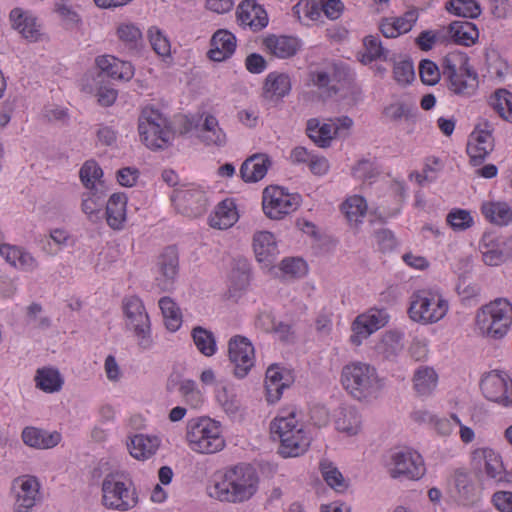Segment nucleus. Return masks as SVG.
I'll return each instance as SVG.
<instances>
[{"mask_svg": "<svg viewBox=\"0 0 512 512\" xmlns=\"http://www.w3.org/2000/svg\"><path fill=\"white\" fill-rule=\"evenodd\" d=\"M79 176L82 184L87 189L99 188L96 181L103 176L101 167L95 161H87L80 169Z\"/></svg>", "mask_w": 512, "mask_h": 512, "instance_id": "nucleus-51", "label": "nucleus"}, {"mask_svg": "<svg viewBox=\"0 0 512 512\" xmlns=\"http://www.w3.org/2000/svg\"><path fill=\"white\" fill-rule=\"evenodd\" d=\"M9 17L12 27L27 41L32 43L48 41L47 33L32 12L16 7L11 10Z\"/></svg>", "mask_w": 512, "mask_h": 512, "instance_id": "nucleus-16", "label": "nucleus"}, {"mask_svg": "<svg viewBox=\"0 0 512 512\" xmlns=\"http://www.w3.org/2000/svg\"><path fill=\"white\" fill-rule=\"evenodd\" d=\"M138 131L141 141L152 150L168 147L174 136L167 119L151 107L142 110L138 120Z\"/></svg>", "mask_w": 512, "mask_h": 512, "instance_id": "nucleus-8", "label": "nucleus"}, {"mask_svg": "<svg viewBox=\"0 0 512 512\" xmlns=\"http://www.w3.org/2000/svg\"><path fill=\"white\" fill-rule=\"evenodd\" d=\"M159 307L161 309L166 328L171 332L177 331L182 324V315L179 307L169 297H162L159 300Z\"/></svg>", "mask_w": 512, "mask_h": 512, "instance_id": "nucleus-43", "label": "nucleus"}, {"mask_svg": "<svg viewBox=\"0 0 512 512\" xmlns=\"http://www.w3.org/2000/svg\"><path fill=\"white\" fill-rule=\"evenodd\" d=\"M475 324L483 336L501 339L512 325V304L506 298L481 306L475 316Z\"/></svg>", "mask_w": 512, "mask_h": 512, "instance_id": "nucleus-5", "label": "nucleus"}, {"mask_svg": "<svg viewBox=\"0 0 512 512\" xmlns=\"http://www.w3.org/2000/svg\"><path fill=\"white\" fill-rule=\"evenodd\" d=\"M306 130L309 138L322 148L329 147L332 139L336 136L330 121L321 124L316 118L308 120Z\"/></svg>", "mask_w": 512, "mask_h": 512, "instance_id": "nucleus-38", "label": "nucleus"}, {"mask_svg": "<svg viewBox=\"0 0 512 512\" xmlns=\"http://www.w3.org/2000/svg\"><path fill=\"white\" fill-rule=\"evenodd\" d=\"M179 273V255L176 247H165L156 262L155 285L161 291L173 289Z\"/></svg>", "mask_w": 512, "mask_h": 512, "instance_id": "nucleus-15", "label": "nucleus"}, {"mask_svg": "<svg viewBox=\"0 0 512 512\" xmlns=\"http://www.w3.org/2000/svg\"><path fill=\"white\" fill-rule=\"evenodd\" d=\"M21 436L27 446L35 449H50L57 446L61 441L59 432H48L36 427L24 428Z\"/></svg>", "mask_w": 512, "mask_h": 512, "instance_id": "nucleus-24", "label": "nucleus"}, {"mask_svg": "<svg viewBox=\"0 0 512 512\" xmlns=\"http://www.w3.org/2000/svg\"><path fill=\"white\" fill-rule=\"evenodd\" d=\"M283 375L279 367L271 365L266 371L265 386L267 391V399L270 402L279 400L282 390L287 386L282 382Z\"/></svg>", "mask_w": 512, "mask_h": 512, "instance_id": "nucleus-44", "label": "nucleus"}, {"mask_svg": "<svg viewBox=\"0 0 512 512\" xmlns=\"http://www.w3.org/2000/svg\"><path fill=\"white\" fill-rule=\"evenodd\" d=\"M413 388L420 396L430 395L437 386L438 375L434 368L429 366H420L414 372Z\"/></svg>", "mask_w": 512, "mask_h": 512, "instance_id": "nucleus-34", "label": "nucleus"}, {"mask_svg": "<svg viewBox=\"0 0 512 512\" xmlns=\"http://www.w3.org/2000/svg\"><path fill=\"white\" fill-rule=\"evenodd\" d=\"M410 318L422 324L440 321L448 312V302L435 290H420L412 295Z\"/></svg>", "mask_w": 512, "mask_h": 512, "instance_id": "nucleus-9", "label": "nucleus"}, {"mask_svg": "<svg viewBox=\"0 0 512 512\" xmlns=\"http://www.w3.org/2000/svg\"><path fill=\"white\" fill-rule=\"evenodd\" d=\"M217 400L228 415L234 416L238 413L240 401L235 394L231 393L226 388L218 392Z\"/></svg>", "mask_w": 512, "mask_h": 512, "instance_id": "nucleus-58", "label": "nucleus"}, {"mask_svg": "<svg viewBox=\"0 0 512 512\" xmlns=\"http://www.w3.org/2000/svg\"><path fill=\"white\" fill-rule=\"evenodd\" d=\"M472 465L475 470L485 471L487 477L496 484H501L500 475L503 462L499 454L490 448H478L472 453Z\"/></svg>", "mask_w": 512, "mask_h": 512, "instance_id": "nucleus-20", "label": "nucleus"}, {"mask_svg": "<svg viewBox=\"0 0 512 512\" xmlns=\"http://www.w3.org/2000/svg\"><path fill=\"white\" fill-rule=\"evenodd\" d=\"M186 440L191 450L201 454H214L225 447L219 422L209 417H197L188 421Z\"/></svg>", "mask_w": 512, "mask_h": 512, "instance_id": "nucleus-6", "label": "nucleus"}, {"mask_svg": "<svg viewBox=\"0 0 512 512\" xmlns=\"http://www.w3.org/2000/svg\"><path fill=\"white\" fill-rule=\"evenodd\" d=\"M40 483L35 476H19L12 482L14 512H33L40 501Z\"/></svg>", "mask_w": 512, "mask_h": 512, "instance_id": "nucleus-13", "label": "nucleus"}, {"mask_svg": "<svg viewBox=\"0 0 512 512\" xmlns=\"http://www.w3.org/2000/svg\"><path fill=\"white\" fill-rule=\"evenodd\" d=\"M270 431L273 439L280 442L278 452L285 458L298 457L310 446L311 437L294 409L282 411L270 423Z\"/></svg>", "mask_w": 512, "mask_h": 512, "instance_id": "nucleus-2", "label": "nucleus"}, {"mask_svg": "<svg viewBox=\"0 0 512 512\" xmlns=\"http://www.w3.org/2000/svg\"><path fill=\"white\" fill-rule=\"evenodd\" d=\"M253 249L256 259L266 266L273 263L278 253L274 235L268 231L255 233L253 237Z\"/></svg>", "mask_w": 512, "mask_h": 512, "instance_id": "nucleus-26", "label": "nucleus"}, {"mask_svg": "<svg viewBox=\"0 0 512 512\" xmlns=\"http://www.w3.org/2000/svg\"><path fill=\"white\" fill-rule=\"evenodd\" d=\"M447 222L454 230H465L472 226L473 218L468 211L458 209L447 215Z\"/></svg>", "mask_w": 512, "mask_h": 512, "instance_id": "nucleus-57", "label": "nucleus"}, {"mask_svg": "<svg viewBox=\"0 0 512 512\" xmlns=\"http://www.w3.org/2000/svg\"><path fill=\"white\" fill-rule=\"evenodd\" d=\"M442 75L448 90L461 98L474 96L479 87L477 72L470 66L465 53L452 52L442 59Z\"/></svg>", "mask_w": 512, "mask_h": 512, "instance_id": "nucleus-4", "label": "nucleus"}, {"mask_svg": "<svg viewBox=\"0 0 512 512\" xmlns=\"http://www.w3.org/2000/svg\"><path fill=\"white\" fill-rule=\"evenodd\" d=\"M258 477L248 464H238L215 474L208 494L221 502L243 503L257 491Z\"/></svg>", "mask_w": 512, "mask_h": 512, "instance_id": "nucleus-1", "label": "nucleus"}, {"mask_svg": "<svg viewBox=\"0 0 512 512\" xmlns=\"http://www.w3.org/2000/svg\"><path fill=\"white\" fill-rule=\"evenodd\" d=\"M479 250L483 262L488 266L502 264L508 254L506 252V241L491 233H485L480 241Z\"/></svg>", "mask_w": 512, "mask_h": 512, "instance_id": "nucleus-21", "label": "nucleus"}, {"mask_svg": "<svg viewBox=\"0 0 512 512\" xmlns=\"http://www.w3.org/2000/svg\"><path fill=\"white\" fill-rule=\"evenodd\" d=\"M425 471L423 458L417 451L403 448L392 453L389 468L392 478L419 480L424 476Z\"/></svg>", "mask_w": 512, "mask_h": 512, "instance_id": "nucleus-12", "label": "nucleus"}, {"mask_svg": "<svg viewBox=\"0 0 512 512\" xmlns=\"http://www.w3.org/2000/svg\"><path fill=\"white\" fill-rule=\"evenodd\" d=\"M300 196L286 191L280 186H268L263 191L262 207L265 215L279 220L294 212L300 206Z\"/></svg>", "mask_w": 512, "mask_h": 512, "instance_id": "nucleus-11", "label": "nucleus"}, {"mask_svg": "<svg viewBox=\"0 0 512 512\" xmlns=\"http://www.w3.org/2000/svg\"><path fill=\"white\" fill-rule=\"evenodd\" d=\"M341 383L354 399L366 402L378 398L384 388V380L377 369L361 361L351 362L342 368Z\"/></svg>", "mask_w": 512, "mask_h": 512, "instance_id": "nucleus-3", "label": "nucleus"}, {"mask_svg": "<svg viewBox=\"0 0 512 512\" xmlns=\"http://www.w3.org/2000/svg\"><path fill=\"white\" fill-rule=\"evenodd\" d=\"M493 149L494 137H485L481 134L471 133L467 144V153L473 166L481 165Z\"/></svg>", "mask_w": 512, "mask_h": 512, "instance_id": "nucleus-29", "label": "nucleus"}, {"mask_svg": "<svg viewBox=\"0 0 512 512\" xmlns=\"http://www.w3.org/2000/svg\"><path fill=\"white\" fill-rule=\"evenodd\" d=\"M117 36L130 49L137 47L142 39L141 30L132 23H122L117 28Z\"/></svg>", "mask_w": 512, "mask_h": 512, "instance_id": "nucleus-53", "label": "nucleus"}, {"mask_svg": "<svg viewBox=\"0 0 512 512\" xmlns=\"http://www.w3.org/2000/svg\"><path fill=\"white\" fill-rule=\"evenodd\" d=\"M341 209L350 223L357 224L366 214L367 203L362 196L354 195L342 204Z\"/></svg>", "mask_w": 512, "mask_h": 512, "instance_id": "nucleus-47", "label": "nucleus"}, {"mask_svg": "<svg viewBox=\"0 0 512 512\" xmlns=\"http://www.w3.org/2000/svg\"><path fill=\"white\" fill-rule=\"evenodd\" d=\"M335 425L339 432L354 436L362 429V417L355 407H342L335 420Z\"/></svg>", "mask_w": 512, "mask_h": 512, "instance_id": "nucleus-31", "label": "nucleus"}, {"mask_svg": "<svg viewBox=\"0 0 512 512\" xmlns=\"http://www.w3.org/2000/svg\"><path fill=\"white\" fill-rule=\"evenodd\" d=\"M492 108L507 122L512 123V93L506 89H498L490 97Z\"/></svg>", "mask_w": 512, "mask_h": 512, "instance_id": "nucleus-45", "label": "nucleus"}, {"mask_svg": "<svg viewBox=\"0 0 512 512\" xmlns=\"http://www.w3.org/2000/svg\"><path fill=\"white\" fill-rule=\"evenodd\" d=\"M321 5V0H301L293 7V11L300 20L304 17L307 20L316 21L322 15Z\"/></svg>", "mask_w": 512, "mask_h": 512, "instance_id": "nucleus-49", "label": "nucleus"}, {"mask_svg": "<svg viewBox=\"0 0 512 512\" xmlns=\"http://www.w3.org/2000/svg\"><path fill=\"white\" fill-rule=\"evenodd\" d=\"M446 10L454 15L475 19L481 14V7L475 0H450L446 3Z\"/></svg>", "mask_w": 512, "mask_h": 512, "instance_id": "nucleus-46", "label": "nucleus"}, {"mask_svg": "<svg viewBox=\"0 0 512 512\" xmlns=\"http://www.w3.org/2000/svg\"><path fill=\"white\" fill-rule=\"evenodd\" d=\"M481 211L487 220L497 225H507L512 221V209L505 202H485Z\"/></svg>", "mask_w": 512, "mask_h": 512, "instance_id": "nucleus-42", "label": "nucleus"}, {"mask_svg": "<svg viewBox=\"0 0 512 512\" xmlns=\"http://www.w3.org/2000/svg\"><path fill=\"white\" fill-rule=\"evenodd\" d=\"M265 50L278 58H289L296 54L299 43L296 38L270 35L263 40Z\"/></svg>", "mask_w": 512, "mask_h": 512, "instance_id": "nucleus-28", "label": "nucleus"}, {"mask_svg": "<svg viewBox=\"0 0 512 512\" xmlns=\"http://www.w3.org/2000/svg\"><path fill=\"white\" fill-rule=\"evenodd\" d=\"M134 75V69L130 62L121 61L116 58L114 62V70L111 72V77L115 79L130 80Z\"/></svg>", "mask_w": 512, "mask_h": 512, "instance_id": "nucleus-62", "label": "nucleus"}, {"mask_svg": "<svg viewBox=\"0 0 512 512\" xmlns=\"http://www.w3.org/2000/svg\"><path fill=\"white\" fill-rule=\"evenodd\" d=\"M291 89L290 78L286 74L271 73L264 84V96L267 99L283 98Z\"/></svg>", "mask_w": 512, "mask_h": 512, "instance_id": "nucleus-41", "label": "nucleus"}, {"mask_svg": "<svg viewBox=\"0 0 512 512\" xmlns=\"http://www.w3.org/2000/svg\"><path fill=\"white\" fill-rule=\"evenodd\" d=\"M127 197L124 193H114L106 204V220L110 228L121 230L126 222Z\"/></svg>", "mask_w": 512, "mask_h": 512, "instance_id": "nucleus-27", "label": "nucleus"}, {"mask_svg": "<svg viewBox=\"0 0 512 512\" xmlns=\"http://www.w3.org/2000/svg\"><path fill=\"white\" fill-rule=\"evenodd\" d=\"M200 138L206 145L223 147L227 143V135L219 126L217 118L207 114L201 127Z\"/></svg>", "mask_w": 512, "mask_h": 512, "instance_id": "nucleus-33", "label": "nucleus"}, {"mask_svg": "<svg viewBox=\"0 0 512 512\" xmlns=\"http://www.w3.org/2000/svg\"><path fill=\"white\" fill-rule=\"evenodd\" d=\"M229 359L234 364V374L245 377L254 366V347L250 340L244 336L236 335L228 343Z\"/></svg>", "mask_w": 512, "mask_h": 512, "instance_id": "nucleus-17", "label": "nucleus"}, {"mask_svg": "<svg viewBox=\"0 0 512 512\" xmlns=\"http://www.w3.org/2000/svg\"><path fill=\"white\" fill-rule=\"evenodd\" d=\"M104 199L105 195L100 188L88 189L82 194L81 209L91 222L96 223L100 219Z\"/></svg>", "mask_w": 512, "mask_h": 512, "instance_id": "nucleus-39", "label": "nucleus"}, {"mask_svg": "<svg viewBox=\"0 0 512 512\" xmlns=\"http://www.w3.org/2000/svg\"><path fill=\"white\" fill-rule=\"evenodd\" d=\"M492 502L500 512H512V492H495L492 496Z\"/></svg>", "mask_w": 512, "mask_h": 512, "instance_id": "nucleus-64", "label": "nucleus"}, {"mask_svg": "<svg viewBox=\"0 0 512 512\" xmlns=\"http://www.w3.org/2000/svg\"><path fill=\"white\" fill-rule=\"evenodd\" d=\"M271 164V159L267 154H254L242 163L241 177L245 182H258L264 178Z\"/></svg>", "mask_w": 512, "mask_h": 512, "instance_id": "nucleus-25", "label": "nucleus"}, {"mask_svg": "<svg viewBox=\"0 0 512 512\" xmlns=\"http://www.w3.org/2000/svg\"><path fill=\"white\" fill-rule=\"evenodd\" d=\"M36 387L46 393L58 392L64 383L59 371L50 367L39 368L35 375Z\"/></svg>", "mask_w": 512, "mask_h": 512, "instance_id": "nucleus-40", "label": "nucleus"}, {"mask_svg": "<svg viewBox=\"0 0 512 512\" xmlns=\"http://www.w3.org/2000/svg\"><path fill=\"white\" fill-rule=\"evenodd\" d=\"M455 487L457 489L459 501L464 505L476 502L479 498L477 487L468 472L458 470L454 476Z\"/></svg>", "mask_w": 512, "mask_h": 512, "instance_id": "nucleus-35", "label": "nucleus"}, {"mask_svg": "<svg viewBox=\"0 0 512 512\" xmlns=\"http://www.w3.org/2000/svg\"><path fill=\"white\" fill-rule=\"evenodd\" d=\"M122 309L126 327L134 332L138 346L144 350L149 349L153 340L150 319L142 300L135 295L127 296L122 300Z\"/></svg>", "mask_w": 512, "mask_h": 512, "instance_id": "nucleus-10", "label": "nucleus"}, {"mask_svg": "<svg viewBox=\"0 0 512 512\" xmlns=\"http://www.w3.org/2000/svg\"><path fill=\"white\" fill-rule=\"evenodd\" d=\"M480 387L488 400L505 407L512 405V380L507 373L490 371L482 378Z\"/></svg>", "mask_w": 512, "mask_h": 512, "instance_id": "nucleus-14", "label": "nucleus"}, {"mask_svg": "<svg viewBox=\"0 0 512 512\" xmlns=\"http://www.w3.org/2000/svg\"><path fill=\"white\" fill-rule=\"evenodd\" d=\"M449 34L455 44L470 46L479 36L475 24L469 21H454L449 25Z\"/></svg>", "mask_w": 512, "mask_h": 512, "instance_id": "nucleus-36", "label": "nucleus"}, {"mask_svg": "<svg viewBox=\"0 0 512 512\" xmlns=\"http://www.w3.org/2000/svg\"><path fill=\"white\" fill-rule=\"evenodd\" d=\"M102 502L108 509L125 512L138 504V494L131 479L122 472L107 474L102 482Z\"/></svg>", "mask_w": 512, "mask_h": 512, "instance_id": "nucleus-7", "label": "nucleus"}, {"mask_svg": "<svg viewBox=\"0 0 512 512\" xmlns=\"http://www.w3.org/2000/svg\"><path fill=\"white\" fill-rule=\"evenodd\" d=\"M322 13L331 20L338 19L344 10V5L341 0H321Z\"/></svg>", "mask_w": 512, "mask_h": 512, "instance_id": "nucleus-63", "label": "nucleus"}, {"mask_svg": "<svg viewBox=\"0 0 512 512\" xmlns=\"http://www.w3.org/2000/svg\"><path fill=\"white\" fill-rule=\"evenodd\" d=\"M236 38L227 30L216 31L211 38V48L207 55L210 60L221 62L229 58L235 51Z\"/></svg>", "mask_w": 512, "mask_h": 512, "instance_id": "nucleus-23", "label": "nucleus"}, {"mask_svg": "<svg viewBox=\"0 0 512 512\" xmlns=\"http://www.w3.org/2000/svg\"><path fill=\"white\" fill-rule=\"evenodd\" d=\"M237 19L241 25L249 26L253 31L263 29L268 23L266 11L255 0H244L240 3Z\"/></svg>", "mask_w": 512, "mask_h": 512, "instance_id": "nucleus-22", "label": "nucleus"}, {"mask_svg": "<svg viewBox=\"0 0 512 512\" xmlns=\"http://www.w3.org/2000/svg\"><path fill=\"white\" fill-rule=\"evenodd\" d=\"M192 338L197 349L205 356H212L216 352V340L211 331L200 326L193 328Z\"/></svg>", "mask_w": 512, "mask_h": 512, "instance_id": "nucleus-48", "label": "nucleus"}, {"mask_svg": "<svg viewBox=\"0 0 512 512\" xmlns=\"http://www.w3.org/2000/svg\"><path fill=\"white\" fill-rule=\"evenodd\" d=\"M419 74L424 84L432 86L439 82L442 72L433 61L424 59L419 65Z\"/></svg>", "mask_w": 512, "mask_h": 512, "instance_id": "nucleus-56", "label": "nucleus"}, {"mask_svg": "<svg viewBox=\"0 0 512 512\" xmlns=\"http://www.w3.org/2000/svg\"><path fill=\"white\" fill-rule=\"evenodd\" d=\"M364 47L366 53L364 54V58L369 62L382 59L384 61H388L390 58L388 57L389 51L382 46L381 41L375 36H367L364 39Z\"/></svg>", "mask_w": 512, "mask_h": 512, "instance_id": "nucleus-54", "label": "nucleus"}, {"mask_svg": "<svg viewBox=\"0 0 512 512\" xmlns=\"http://www.w3.org/2000/svg\"><path fill=\"white\" fill-rule=\"evenodd\" d=\"M393 62V76L400 85L411 83L415 77L413 63L410 60H397L395 57L389 59Z\"/></svg>", "mask_w": 512, "mask_h": 512, "instance_id": "nucleus-50", "label": "nucleus"}, {"mask_svg": "<svg viewBox=\"0 0 512 512\" xmlns=\"http://www.w3.org/2000/svg\"><path fill=\"white\" fill-rule=\"evenodd\" d=\"M238 218L235 203L226 199L216 206L214 213L209 217V225L212 228L225 230L232 227Z\"/></svg>", "mask_w": 512, "mask_h": 512, "instance_id": "nucleus-30", "label": "nucleus"}, {"mask_svg": "<svg viewBox=\"0 0 512 512\" xmlns=\"http://www.w3.org/2000/svg\"><path fill=\"white\" fill-rule=\"evenodd\" d=\"M321 472L326 483L336 491H343L347 485L341 472L332 464L322 462L320 464Z\"/></svg>", "mask_w": 512, "mask_h": 512, "instance_id": "nucleus-55", "label": "nucleus"}, {"mask_svg": "<svg viewBox=\"0 0 512 512\" xmlns=\"http://www.w3.org/2000/svg\"><path fill=\"white\" fill-rule=\"evenodd\" d=\"M160 446L157 436L137 434L131 439L129 451L131 456L138 460H145L153 456Z\"/></svg>", "mask_w": 512, "mask_h": 512, "instance_id": "nucleus-32", "label": "nucleus"}, {"mask_svg": "<svg viewBox=\"0 0 512 512\" xmlns=\"http://www.w3.org/2000/svg\"><path fill=\"white\" fill-rule=\"evenodd\" d=\"M387 321L388 314L384 310L370 309L366 313L358 315L352 323L351 343L359 346L364 339L384 327Z\"/></svg>", "mask_w": 512, "mask_h": 512, "instance_id": "nucleus-18", "label": "nucleus"}, {"mask_svg": "<svg viewBox=\"0 0 512 512\" xmlns=\"http://www.w3.org/2000/svg\"><path fill=\"white\" fill-rule=\"evenodd\" d=\"M229 279L235 289H244L249 282V273L246 264H243L241 267L232 269Z\"/></svg>", "mask_w": 512, "mask_h": 512, "instance_id": "nucleus-60", "label": "nucleus"}, {"mask_svg": "<svg viewBox=\"0 0 512 512\" xmlns=\"http://www.w3.org/2000/svg\"><path fill=\"white\" fill-rule=\"evenodd\" d=\"M148 38L153 50L162 57L169 56L171 53L170 41L166 35L157 27L151 26L148 29Z\"/></svg>", "mask_w": 512, "mask_h": 512, "instance_id": "nucleus-52", "label": "nucleus"}, {"mask_svg": "<svg viewBox=\"0 0 512 512\" xmlns=\"http://www.w3.org/2000/svg\"><path fill=\"white\" fill-rule=\"evenodd\" d=\"M173 199L177 202L178 206L183 207L184 213L188 216H199L206 209V193L204 190L194 185L175 190Z\"/></svg>", "mask_w": 512, "mask_h": 512, "instance_id": "nucleus-19", "label": "nucleus"}, {"mask_svg": "<svg viewBox=\"0 0 512 512\" xmlns=\"http://www.w3.org/2000/svg\"><path fill=\"white\" fill-rule=\"evenodd\" d=\"M411 107L407 104L397 102L390 104L384 109V114L392 121H399L402 118L408 119L411 116Z\"/></svg>", "mask_w": 512, "mask_h": 512, "instance_id": "nucleus-59", "label": "nucleus"}, {"mask_svg": "<svg viewBox=\"0 0 512 512\" xmlns=\"http://www.w3.org/2000/svg\"><path fill=\"white\" fill-rule=\"evenodd\" d=\"M403 335L396 331L386 332L376 345V352L384 359L392 360L403 350Z\"/></svg>", "mask_w": 512, "mask_h": 512, "instance_id": "nucleus-37", "label": "nucleus"}, {"mask_svg": "<svg viewBox=\"0 0 512 512\" xmlns=\"http://www.w3.org/2000/svg\"><path fill=\"white\" fill-rule=\"evenodd\" d=\"M281 269L286 274L301 276L306 272V264L299 258L284 259L281 262Z\"/></svg>", "mask_w": 512, "mask_h": 512, "instance_id": "nucleus-61", "label": "nucleus"}]
</instances>
